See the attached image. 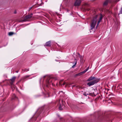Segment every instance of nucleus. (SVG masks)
Listing matches in <instances>:
<instances>
[{"instance_id":"1","label":"nucleus","mask_w":122,"mask_h":122,"mask_svg":"<svg viewBox=\"0 0 122 122\" xmlns=\"http://www.w3.org/2000/svg\"><path fill=\"white\" fill-rule=\"evenodd\" d=\"M102 18V16L101 15H96L94 16L93 18L91 23V29H92L95 27L96 23L97 22V26L99 24Z\"/></svg>"},{"instance_id":"2","label":"nucleus","mask_w":122,"mask_h":122,"mask_svg":"<svg viewBox=\"0 0 122 122\" xmlns=\"http://www.w3.org/2000/svg\"><path fill=\"white\" fill-rule=\"evenodd\" d=\"M98 80L97 79H93V80L90 81L88 83L87 85L89 86H90L91 85H93L95 83H97L98 81Z\"/></svg>"},{"instance_id":"3","label":"nucleus","mask_w":122,"mask_h":122,"mask_svg":"<svg viewBox=\"0 0 122 122\" xmlns=\"http://www.w3.org/2000/svg\"><path fill=\"white\" fill-rule=\"evenodd\" d=\"M32 14H30L26 16L24 18V19L23 20V21H28L31 18L32 16Z\"/></svg>"},{"instance_id":"4","label":"nucleus","mask_w":122,"mask_h":122,"mask_svg":"<svg viewBox=\"0 0 122 122\" xmlns=\"http://www.w3.org/2000/svg\"><path fill=\"white\" fill-rule=\"evenodd\" d=\"M81 3V0H76L74 3V5L76 6H79L80 5Z\"/></svg>"},{"instance_id":"5","label":"nucleus","mask_w":122,"mask_h":122,"mask_svg":"<svg viewBox=\"0 0 122 122\" xmlns=\"http://www.w3.org/2000/svg\"><path fill=\"white\" fill-rule=\"evenodd\" d=\"M51 45V42L50 41H49L46 42L45 45V46H50Z\"/></svg>"},{"instance_id":"6","label":"nucleus","mask_w":122,"mask_h":122,"mask_svg":"<svg viewBox=\"0 0 122 122\" xmlns=\"http://www.w3.org/2000/svg\"><path fill=\"white\" fill-rule=\"evenodd\" d=\"M15 78L16 77H14L10 79L11 81V83H10L11 85H12L13 84V83L15 81Z\"/></svg>"},{"instance_id":"7","label":"nucleus","mask_w":122,"mask_h":122,"mask_svg":"<svg viewBox=\"0 0 122 122\" xmlns=\"http://www.w3.org/2000/svg\"><path fill=\"white\" fill-rule=\"evenodd\" d=\"M95 79L96 78H95V77H94L91 76L88 79L87 81H90L91 80L92 81L93 80V79Z\"/></svg>"},{"instance_id":"8","label":"nucleus","mask_w":122,"mask_h":122,"mask_svg":"<svg viewBox=\"0 0 122 122\" xmlns=\"http://www.w3.org/2000/svg\"><path fill=\"white\" fill-rule=\"evenodd\" d=\"M75 63H74V64L73 65V66H72V68H73L74 67V66H75L76 65V64L77 61V59H76L75 58Z\"/></svg>"},{"instance_id":"9","label":"nucleus","mask_w":122,"mask_h":122,"mask_svg":"<svg viewBox=\"0 0 122 122\" xmlns=\"http://www.w3.org/2000/svg\"><path fill=\"white\" fill-rule=\"evenodd\" d=\"M109 1V0H106L104 3L103 5H107Z\"/></svg>"},{"instance_id":"10","label":"nucleus","mask_w":122,"mask_h":122,"mask_svg":"<svg viewBox=\"0 0 122 122\" xmlns=\"http://www.w3.org/2000/svg\"><path fill=\"white\" fill-rule=\"evenodd\" d=\"M82 74L81 72L79 73L76 74L75 75V76L76 77L82 75Z\"/></svg>"},{"instance_id":"11","label":"nucleus","mask_w":122,"mask_h":122,"mask_svg":"<svg viewBox=\"0 0 122 122\" xmlns=\"http://www.w3.org/2000/svg\"><path fill=\"white\" fill-rule=\"evenodd\" d=\"M58 105L59 106V109L60 110H62V109L61 108V105L59 103H58Z\"/></svg>"},{"instance_id":"12","label":"nucleus","mask_w":122,"mask_h":122,"mask_svg":"<svg viewBox=\"0 0 122 122\" xmlns=\"http://www.w3.org/2000/svg\"><path fill=\"white\" fill-rule=\"evenodd\" d=\"M14 34V33L12 32H9L8 33V35L9 36H12V35H13Z\"/></svg>"},{"instance_id":"13","label":"nucleus","mask_w":122,"mask_h":122,"mask_svg":"<svg viewBox=\"0 0 122 122\" xmlns=\"http://www.w3.org/2000/svg\"><path fill=\"white\" fill-rule=\"evenodd\" d=\"M78 54L79 56V57L80 58L81 60L82 59V56H81L80 55V54H79V53H78Z\"/></svg>"},{"instance_id":"14","label":"nucleus","mask_w":122,"mask_h":122,"mask_svg":"<svg viewBox=\"0 0 122 122\" xmlns=\"http://www.w3.org/2000/svg\"><path fill=\"white\" fill-rule=\"evenodd\" d=\"M63 81V80H61L60 81L59 83V85H62V84H61V82H62Z\"/></svg>"},{"instance_id":"15","label":"nucleus","mask_w":122,"mask_h":122,"mask_svg":"<svg viewBox=\"0 0 122 122\" xmlns=\"http://www.w3.org/2000/svg\"><path fill=\"white\" fill-rule=\"evenodd\" d=\"M86 72V71H85V70H84L83 71L81 72L82 74H84V73H85Z\"/></svg>"},{"instance_id":"16","label":"nucleus","mask_w":122,"mask_h":122,"mask_svg":"<svg viewBox=\"0 0 122 122\" xmlns=\"http://www.w3.org/2000/svg\"><path fill=\"white\" fill-rule=\"evenodd\" d=\"M120 13L121 14H122V7L121 8V10L120 11Z\"/></svg>"},{"instance_id":"17","label":"nucleus","mask_w":122,"mask_h":122,"mask_svg":"<svg viewBox=\"0 0 122 122\" xmlns=\"http://www.w3.org/2000/svg\"><path fill=\"white\" fill-rule=\"evenodd\" d=\"M32 7H30L29 9V11H30L32 9Z\"/></svg>"},{"instance_id":"18","label":"nucleus","mask_w":122,"mask_h":122,"mask_svg":"<svg viewBox=\"0 0 122 122\" xmlns=\"http://www.w3.org/2000/svg\"><path fill=\"white\" fill-rule=\"evenodd\" d=\"M66 84V83L65 82H64L63 83V85H65V84Z\"/></svg>"},{"instance_id":"19","label":"nucleus","mask_w":122,"mask_h":122,"mask_svg":"<svg viewBox=\"0 0 122 122\" xmlns=\"http://www.w3.org/2000/svg\"><path fill=\"white\" fill-rule=\"evenodd\" d=\"M14 14H16V11L15 10V11H14Z\"/></svg>"},{"instance_id":"20","label":"nucleus","mask_w":122,"mask_h":122,"mask_svg":"<svg viewBox=\"0 0 122 122\" xmlns=\"http://www.w3.org/2000/svg\"><path fill=\"white\" fill-rule=\"evenodd\" d=\"M85 70L86 71V72L88 70L87 69H86Z\"/></svg>"},{"instance_id":"21","label":"nucleus","mask_w":122,"mask_h":122,"mask_svg":"<svg viewBox=\"0 0 122 122\" xmlns=\"http://www.w3.org/2000/svg\"><path fill=\"white\" fill-rule=\"evenodd\" d=\"M28 77V76H26L25 77V78H26L27 77Z\"/></svg>"},{"instance_id":"22","label":"nucleus","mask_w":122,"mask_h":122,"mask_svg":"<svg viewBox=\"0 0 122 122\" xmlns=\"http://www.w3.org/2000/svg\"><path fill=\"white\" fill-rule=\"evenodd\" d=\"M89 67H88L86 69H87V70H88L89 69Z\"/></svg>"},{"instance_id":"23","label":"nucleus","mask_w":122,"mask_h":122,"mask_svg":"<svg viewBox=\"0 0 122 122\" xmlns=\"http://www.w3.org/2000/svg\"><path fill=\"white\" fill-rule=\"evenodd\" d=\"M83 94L85 96H86V93H84Z\"/></svg>"},{"instance_id":"24","label":"nucleus","mask_w":122,"mask_h":122,"mask_svg":"<svg viewBox=\"0 0 122 122\" xmlns=\"http://www.w3.org/2000/svg\"><path fill=\"white\" fill-rule=\"evenodd\" d=\"M52 85H53V86H54V84H53L52 83Z\"/></svg>"},{"instance_id":"25","label":"nucleus","mask_w":122,"mask_h":122,"mask_svg":"<svg viewBox=\"0 0 122 122\" xmlns=\"http://www.w3.org/2000/svg\"><path fill=\"white\" fill-rule=\"evenodd\" d=\"M62 102H63V101L62 100Z\"/></svg>"},{"instance_id":"26","label":"nucleus","mask_w":122,"mask_h":122,"mask_svg":"<svg viewBox=\"0 0 122 122\" xmlns=\"http://www.w3.org/2000/svg\"><path fill=\"white\" fill-rule=\"evenodd\" d=\"M48 82L49 83V81H48Z\"/></svg>"}]
</instances>
